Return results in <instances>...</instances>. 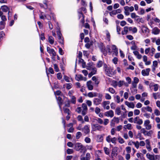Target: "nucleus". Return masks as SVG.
<instances>
[{
  "label": "nucleus",
  "instance_id": "26",
  "mask_svg": "<svg viewBox=\"0 0 160 160\" xmlns=\"http://www.w3.org/2000/svg\"><path fill=\"white\" fill-rule=\"evenodd\" d=\"M92 80L94 81L95 82V84L96 85H98L99 83V81L98 79L95 76H93L92 78Z\"/></svg>",
  "mask_w": 160,
  "mask_h": 160
},
{
  "label": "nucleus",
  "instance_id": "30",
  "mask_svg": "<svg viewBox=\"0 0 160 160\" xmlns=\"http://www.w3.org/2000/svg\"><path fill=\"white\" fill-rule=\"evenodd\" d=\"M78 121L81 122L82 123H84V121L83 120L82 117L80 115H78L77 118Z\"/></svg>",
  "mask_w": 160,
  "mask_h": 160
},
{
  "label": "nucleus",
  "instance_id": "35",
  "mask_svg": "<svg viewBox=\"0 0 160 160\" xmlns=\"http://www.w3.org/2000/svg\"><path fill=\"white\" fill-rule=\"evenodd\" d=\"M5 26V22L4 21H1L0 22V29H2L4 28Z\"/></svg>",
  "mask_w": 160,
  "mask_h": 160
},
{
  "label": "nucleus",
  "instance_id": "40",
  "mask_svg": "<svg viewBox=\"0 0 160 160\" xmlns=\"http://www.w3.org/2000/svg\"><path fill=\"white\" fill-rule=\"evenodd\" d=\"M82 134L80 132H78L76 134V138L77 139H78L81 136Z\"/></svg>",
  "mask_w": 160,
  "mask_h": 160
},
{
  "label": "nucleus",
  "instance_id": "38",
  "mask_svg": "<svg viewBox=\"0 0 160 160\" xmlns=\"http://www.w3.org/2000/svg\"><path fill=\"white\" fill-rule=\"evenodd\" d=\"M95 130L101 131L102 129V128L103 127L102 126H100L99 125H95Z\"/></svg>",
  "mask_w": 160,
  "mask_h": 160
},
{
  "label": "nucleus",
  "instance_id": "22",
  "mask_svg": "<svg viewBox=\"0 0 160 160\" xmlns=\"http://www.w3.org/2000/svg\"><path fill=\"white\" fill-rule=\"evenodd\" d=\"M160 30L157 28H155L152 31V32L154 34H158L160 32Z\"/></svg>",
  "mask_w": 160,
  "mask_h": 160
},
{
  "label": "nucleus",
  "instance_id": "10",
  "mask_svg": "<svg viewBox=\"0 0 160 160\" xmlns=\"http://www.w3.org/2000/svg\"><path fill=\"white\" fill-rule=\"evenodd\" d=\"M110 103V102L109 101H104L102 102V106L104 109L108 110L110 108V107L109 106Z\"/></svg>",
  "mask_w": 160,
  "mask_h": 160
},
{
  "label": "nucleus",
  "instance_id": "33",
  "mask_svg": "<svg viewBox=\"0 0 160 160\" xmlns=\"http://www.w3.org/2000/svg\"><path fill=\"white\" fill-rule=\"evenodd\" d=\"M118 142L121 144H122L125 142L124 139L121 137H118Z\"/></svg>",
  "mask_w": 160,
  "mask_h": 160
},
{
  "label": "nucleus",
  "instance_id": "63",
  "mask_svg": "<svg viewBox=\"0 0 160 160\" xmlns=\"http://www.w3.org/2000/svg\"><path fill=\"white\" fill-rule=\"evenodd\" d=\"M111 136L110 135L108 136L106 138V140L109 143L111 142Z\"/></svg>",
  "mask_w": 160,
  "mask_h": 160
},
{
  "label": "nucleus",
  "instance_id": "1",
  "mask_svg": "<svg viewBox=\"0 0 160 160\" xmlns=\"http://www.w3.org/2000/svg\"><path fill=\"white\" fill-rule=\"evenodd\" d=\"M103 69L106 74L109 77H111L114 74L113 69L110 67H108L106 64H103Z\"/></svg>",
  "mask_w": 160,
  "mask_h": 160
},
{
  "label": "nucleus",
  "instance_id": "9",
  "mask_svg": "<svg viewBox=\"0 0 160 160\" xmlns=\"http://www.w3.org/2000/svg\"><path fill=\"white\" fill-rule=\"evenodd\" d=\"M86 85L89 90H92L93 89V84L91 81L90 80L88 81Z\"/></svg>",
  "mask_w": 160,
  "mask_h": 160
},
{
  "label": "nucleus",
  "instance_id": "54",
  "mask_svg": "<svg viewBox=\"0 0 160 160\" xmlns=\"http://www.w3.org/2000/svg\"><path fill=\"white\" fill-rule=\"evenodd\" d=\"M92 44V43L91 42H90V43L88 42L85 44V46L87 48L89 49Z\"/></svg>",
  "mask_w": 160,
  "mask_h": 160
},
{
  "label": "nucleus",
  "instance_id": "21",
  "mask_svg": "<svg viewBox=\"0 0 160 160\" xmlns=\"http://www.w3.org/2000/svg\"><path fill=\"white\" fill-rule=\"evenodd\" d=\"M2 11L5 12H6L9 10V8L6 5H3L1 7V9Z\"/></svg>",
  "mask_w": 160,
  "mask_h": 160
},
{
  "label": "nucleus",
  "instance_id": "24",
  "mask_svg": "<svg viewBox=\"0 0 160 160\" xmlns=\"http://www.w3.org/2000/svg\"><path fill=\"white\" fill-rule=\"evenodd\" d=\"M115 114L118 115H119L121 114V110L120 108L117 107L115 110Z\"/></svg>",
  "mask_w": 160,
  "mask_h": 160
},
{
  "label": "nucleus",
  "instance_id": "12",
  "mask_svg": "<svg viewBox=\"0 0 160 160\" xmlns=\"http://www.w3.org/2000/svg\"><path fill=\"white\" fill-rule=\"evenodd\" d=\"M90 126L89 125H86L84 126V128L82 129V131H83L84 133L86 134H88L90 132Z\"/></svg>",
  "mask_w": 160,
  "mask_h": 160
},
{
  "label": "nucleus",
  "instance_id": "27",
  "mask_svg": "<svg viewBox=\"0 0 160 160\" xmlns=\"http://www.w3.org/2000/svg\"><path fill=\"white\" fill-rule=\"evenodd\" d=\"M142 30L143 32L146 33L149 32V30L148 28L144 26H142Z\"/></svg>",
  "mask_w": 160,
  "mask_h": 160
},
{
  "label": "nucleus",
  "instance_id": "5",
  "mask_svg": "<svg viewBox=\"0 0 160 160\" xmlns=\"http://www.w3.org/2000/svg\"><path fill=\"white\" fill-rule=\"evenodd\" d=\"M102 101V97H99V98H95L93 100V104L95 105H98L101 103Z\"/></svg>",
  "mask_w": 160,
  "mask_h": 160
},
{
  "label": "nucleus",
  "instance_id": "42",
  "mask_svg": "<svg viewBox=\"0 0 160 160\" xmlns=\"http://www.w3.org/2000/svg\"><path fill=\"white\" fill-rule=\"evenodd\" d=\"M154 113L156 116H158L160 115V112L158 109H156L154 111Z\"/></svg>",
  "mask_w": 160,
  "mask_h": 160
},
{
  "label": "nucleus",
  "instance_id": "34",
  "mask_svg": "<svg viewBox=\"0 0 160 160\" xmlns=\"http://www.w3.org/2000/svg\"><path fill=\"white\" fill-rule=\"evenodd\" d=\"M71 102L74 104H75L76 102V98L75 97L72 96L71 97Z\"/></svg>",
  "mask_w": 160,
  "mask_h": 160
},
{
  "label": "nucleus",
  "instance_id": "49",
  "mask_svg": "<svg viewBox=\"0 0 160 160\" xmlns=\"http://www.w3.org/2000/svg\"><path fill=\"white\" fill-rule=\"evenodd\" d=\"M140 111L138 109H135L134 111V113L135 115H138L139 114Z\"/></svg>",
  "mask_w": 160,
  "mask_h": 160
},
{
  "label": "nucleus",
  "instance_id": "14",
  "mask_svg": "<svg viewBox=\"0 0 160 160\" xmlns=\"http://www.w3.org/2000/svg\"><path fill=\"white\" fill-rule=\"evenodd\" d=\"M104 115L107 117L112 118L114 116V112L112 110H110L108 111L105 112Z\"/></svg>",
  "mask_w": 160,
  "mask_h": 160
},
{
  "label": "nucleus",
  "instance_id": "44",
  "mask_svg": "<svg viewBox=\"0 0 160 160\" xmlns=\"http://www.w3.org/2000/svg\"><path fill=\"white\" fill-rule=\"evenodd\" d=\"M154 98L155 99H156L157 98V97H159L160 96L159 94L157 93H153L152 94Z\"/></svg>",
  "mask_w": 160,
  "mask_h": 160
},
{
  "label": "nucleus",
  "instance_id": "50",
  "mask_svg": "<svg viewBox=\"0 0 160 160\" xmlns=\"http://www.w3.org/2000/svg\"><path fill=\"white\" fill-rule=\"evenodd\" d=\"M145 109L148 112H152V108L149 106H147L146 107H145Z\"/></svg>",
  "mask_w": 160,
  "mask_h": 160
},
{
  "label": "nucleus",
  "instance_id": "60",
  "mask_svg": "<svg viewBox=\"0 0 160 160\" xmlns=\"http://www.w3.org/2000/svg\"><path fill=\"white\" fill-rule=\"evenodd\" d=\"M135 147L137 149H138L139 148V143L138 141H136V142H134V144Z\"/></svg>",
  "mask_w": 160,
  "mask_h": 160
},
{
  "label": "nucleus",
  "instance_id": "61",
  "mask_svg": "<svg viewBox=\"0 0 160 160\" xmlns=\"http://www.w3.org/2000/svg\"><path fill=\"white\" fill-rule=\"evenodd\" d=\"M133 81L132 82H134V83H138L139 81L138 78L137 77H134L133 79Z\"/></svg>",
  "mask_w": 160,
  "mask_h": 160
},
{
  "label": "nucleus",
  "instance_id": "16",
  "mask_svg": "<svg viewBox=\"0 0 160 160\" xmlns=\"http://www.w3.org/2000/svg\"><path fill=\"white\" fill-rule=\"evenodd\" d=\"M112 48L113 52L112 54L113 55L117 56L118 54V49L117 48L116 46L114 45H112Z\"/></svg>",
  "mask_w": 160,
  "mask_h": 160
},
{
  "label": "nucleus",
  "instance_id": "57",
  "mask_svg": "<svg viewBox=\"0 0 160 160\" xmlns=\"http://www.w3.org/2000/svg\"><path fill=\"white\" fill-rule=\"evenodd\" d=\"M130 89L131 91L134 94L137 93V90L136 88H131Z\"/></svg>",
  "mask_w": 160,
  "mask_h": 160
},
{
  "label": "nucleus",
  "instance_id": "45",
  "mask_svg": "<svg viewBox=\"0 0 160 160\" xmlns=\"http://www.w3.org/2000/svg\"><path fill=\"white\" fill-rule=\"evenodd\" d=\"M105 98L107 100H110L111 98V96L108 93L105 94Z\"/></svg>",
  "mask_w": 160,
  "mask_h": 160
},
{
  "label": "nucleus",
  "instance_id": "52",
  "mask_svg": "<svg viewBox=\"0 0 160 160\" xmlns=\"http://www.w3.org/2000/svg\"><path fill=\"white\" fill-rule=\"evenodd\" d=\"M63 109L65 113H67L68 115L69 114L70 111L68 109L64 107L63 108Z\"/></svg>",
  "mask_w": 160,
  "mask_h": 160
},
{
  "label": "nucleus",
  "instance_id": "8",
  "mask_svg": "<svg viewBox=\"0 0 160 160\" xmlns=\"http://www.w3.org/2000/svg\"><path fill=\"white\" fill-rule=\"evenodd\" d=\"M47 51L50 54L52 55L53 57L56 56V53L53 49H51L49 47H48L47 48Z\"/></svg>",
  "mask_w": 160,
  "mask_h": 160
},
{
  "label": "nucleus",
  "instance_id": "53",
  "mask_svg": "<svg viewBox=\"0 0 160 160\" xmlns=\"http://www.w3.org/2000/svg\"><path fill=\"white\" fill-rule=\"evenodd\" d=\"M85 158L86 160H89L90 159L91 155L89 153H86Z\"/></svg>",
  "mask_w": 160,
  "mask_h": 160
},
{
  "label": "nucleus",
  "instance_id": "64",
  "mask_svg": "<svg viewBox=\"0 0 160 160\" xmlns=\"http://www.w3.org/2000/svg\"><path fill=\"white\" fill-rule=\"evenodd\" d=\"M57 77L58 79H61L62 77V75L60 73H58L57 74Z\"/></svg>",
  "mask_w": 160,
  "mask_h": 160
},
{
  "label": "nucleus",
  "instance_id": "37",
  "mask_svg": "<svg viewBox=\"0 0 160 160\" xmlns=\"http://www.w3.org/2000/svg\"><path fill=\"white\" fill-rule=\"evenodd\" d=\"M124 81H120L119 82H118V86L119 87H120L124 84Z\"/></svg>",
  "mask_w": 160,
  "mask_h": 160
},
{
  "label": "nucleus",
  "instance_id": "3",
  "mask_svg": "<svg viewBox=\"0 0 160 160\" xmlns=\"http://www.w3.org/2000/svg\"><path fill=\"white\" fill-rule=\"evenodd\" d=\"M150 121L149 120H146L144 122V125L147 130H149L152 128V126L150 124Z\"/></svg>",
  "mask_w": 160,
  "mask_h": 160
},
{
  "label": "nucleus",
  "instance_id": "18",
  "mask_svg": "<svg viewBox=\"0 0 160 160\" xmlns=\"http://www.w3.org/2000/svg\"><path fill=\"white\" fill-rule=\"evenodd\" d=\"M126 105L129 108H134L135 105L133 102H129L128 101H126L125 103Z\"/></svg>",
  "mask_w": 160,
  "mask_h": 160
},
{
  "label": "nucleus",
  "instance_id": "39",
  "mask_svg": "<svg viewBox=\"0 0 160 160\" xmlns=\"http://www.w3.org/2000/svg\"><path fill=\"white\" fill-rule=\"evenodd\" d=\"M103 64V62L102 61H99L98 62L97 64V67L98 68H99L102 66Z\"/></svg>",
  "mask_w": 160,
  "mask_h": 160
},
{
  "label": "nucleus",
  "instance_id": "55",
  "mask_svg": "<svg viewBox=\"0 0 160 160\" xmlns=\"http://www.w3.org/2000/svg\"><path fill=\"white\" fill-rule=\"evenodd\" d=\"M106 49L107 51L108 52V53H109V54H110L112 53V51H111L110 48V46L109 45H108L107 46Z\"/></svg>",
  "mask_w": 160,
  "mask_h": 160
},
{
  "label": "nucleus",
  "instance_id": "19",
  "mask_svg": "<svg viewBox=\"0 0 160 160\" xmlns=\"http://www.w3.org/2000/svg\"><path fill=\"white\" fill-rule=\"evenodd\" d=\"M125 11H128L132 12L134 10V7L132 6L129 7L128 6H125L124 7Z\"/></svg>",
  "mask_w": 160,
  "mask_h": 160
},
{
  "label": "nucleus",
  "instance_id": "23",
  "mask_svg": "<svg viewBox=\"0 0 160 160\" xmlns=\"http://www.w3.org/2000/svg\"><path fill=\"white\" fill-rule=\"evenodd\" d=\"M128 27L125 26L124 28L123 31H122V34L123 35L127 34L128 33Z\"/></svg>",
  "mask_w": 160,
  "mask_h": 160
},
{
  "label": "nucleus",
  "instance_id": "25",
  "mask_svg": "<svg viewBox=\"0 0 160 160\" xmlns=\"http://www.w3.org/2000/svg\"><path fill=\"white\" fill-rule=\"evenodd\" d=\"M57 100L58 101V103L59 105V107L60 109H61V105L62 104L63 100L62 98L60 97H58L57 99Z\"/></svg>",
  "mask_w": 160,
  "mask_h": 160
},
{
  "label": "nucleus",
  "instance_id": "28",
  "mask_svg": "<svg viewBox=\"0 0 160 160\" xmlns=\"http://www.w3.org/2000/svg\"><path fill=\"white\" fill-rule=\"evenodd\" d=\"M49 42L51 44H52L54 42V39L53 37L52 36H50L48 38Z\"/></svg>",
  "mask_w": 160,
  "mask_h": 160
},
{
  "label": "nucleus",
  "instance_id": "4",
  "mask_svg": "<svg viewBox=\"0 0 160 160\" xmlns=\"http://www.w3.org/2000/svg\"><path fill=\"white\" fill-rule=\"evenodd\" d=\"M133 122L139 125H141L143 123V121L139 117L137 116L134 118Z\"/></svg>",
  "mask_w": 160,
  "mask_h": 160
},
{
  "label": "nucleus",
  "instance_id": "56",
  "mask_svg": "<svg viewBox=\"0 0 160 160\" xmlns=\"http://www.w3.org/2000/svg\"><path fill=\"white\" fill-rule=\"evenodd\" d=\"M117 17L119 19H122L124 18V16L122 14H120L117 15Z\"/></svg>",
  "mask_w": 160,
  "mask_h": 160
},
{
  "label": "nucleus",
  "instance_id": "17",
  "mask_svg": "<svg viewBox=\"0 0 160 160\" xmlns=\"http://www.w3.org/2000/svg\"><path fill=\"white\" fill-rule=\"evenodd\" d=\"M147 158L149 160H155V155L148 153L146 154Z\"/></svg>",
  "mask_w": 160,
  "mask_h": 160
},
{
  "label": "nucleus",
  "instance_id": "20",
  "mask_svg": "<svg viewBox=\"0 0 160 160\" xmlns=\"http://www.w3.org/2000/svg\"><path fill=\"white\" fill-rule=\"evenodd\" d=\"M88 96L90 98L97 97V93L96 92H89L88 93Z\"/></svg>",
  "mask_w": 160,
  "mask_h": 160
},
{
  "label": "nucleus",
  "instance_id": "7",
  "mask_svg": "<svg viewBox=\"0 0 160 160\" xmlns=\"http://www.w3.org/2000/svg\"><path fill=\"white\" fill-rule=\"evenodd\" d=\"M75 78L76 80L78 81L81 80L86 81L87 80V78L83 77V76L81 74L76 75Z\"/></svg>",
  "mask_w": 160,
  "mask_h": 160
},
{
  "label": "nucleus",
  "instance_id": "48",
  "mask_svg": "<svg viewBox=\"0 0 160 160\" xmlns=\"http://www.w3.org/2000/svg\"><path fill=\"white\" fill-rule=\"evenodd\" d=\"M112 85L114 88H116L118 86V82L117 81L113 80L112 82Z\"/></svg>",
  "mask_w": 160,
  "mask_h": 160
},
{
  "label": "nucleus",
  "instance_id": "43",
  "mask_svg": "<svg viewBox=\"0 0 160 160\" xmlns=\"http://www.w3.org/2000/svg\"><path fill=\"white\" fill-rule=\"evenodd\" d=\"M97 137L99 142H101L103 140V137L101 135H98Z\"/></svg>",
  "mask_w": 160,
  "mask_h": 160
},
{
  "label": "nucleus",
  "instance_id": "41",
  "mask_svg": "<svg viewBox=\"0 0 160 160\" xmlns=\"http://www.w3.org/2000/svg\"><path fill=\"white\" fill-rule=\"evenodd\" d=\"M91 72L92 73V74L94 75L96 74L97 71V69L96 68H92L91 69Z\"/></svg>",
  "mask_w": 160,
  "mask_h": 160
},
{
  "label": "nucleus",
  "instance_id": "58",
  "mask_svg": "<svg viewBox=\"0 0 160 160\" xmlns=\"http://www.w3.org/2000/svg\"><path fill=\"white\" fill-rule=\"evenodd\" d=\"M126 150L127 152L129 153L131 152V148L130 147H127L126 148Z\"/></svg>",
  "mask_w": 160,
  "mask_h": 160
},
{
  "label": "nucleus",
  "instance_id": "29",
  "mask_svg": "<svg viewBox=\"0 0 160 160\" xmlns=\"http://www.w3.org/2000/svg\"><path fill=\"white\" fill-rule=\"evenodd\" d=\"M124 128L125 129H127L128 130H131L132 128V125L131 124L128 123L126 125H125L124 126Z\"/></svg>",
  "mask_w": 160,
  "mask_h": 160
},
{
  "label": "nucleus",
  "instance_id": "13",
  "mask_svg": "<svg viewBox=\"0 0 160 160\" xmlns=\"http://www.w3.org/2000/svg\"><path fill=\"white\" fill-rule=\"evenodd\" d=\"M150 71V69L148 68L142 70L141 73L143 76H147L149 75Z\"/></svg>",
  "mask_w": 160,
  "mask_h": 160
},
{
  "label": "nucleus",
  "instance_id": "51",
  "mask_svg": "<svg viewBox=\"0 0 160 160\" xmlns=\"http://www.w3.org/2000/svg\"><path fill=\"white\" fill-rule=\"evenodd\" d=\"M63 78L65 80V81L67 82H70V81L69 80V77H68L66 75H64L63 76Z\"/></svg>",
  "mask_w": 160,
  "mask_h": 160
},
{
  "label": "nucleus",
  "instance_id": "36",
  "mask_svg": "<svg viewBox=\"0 0 160 160\" xmlns=\"http://www.w3.org/2000/svg\"><path fill=\"white\" fill-rule=\"evenodd\" d=\"M108 91L112 94H114L115 92V90L112 88H109L108 89Z\"/></svg>",
  "mask_w": 160,
  "mask_h": 160
},
{
  "label": "nucleus",
  "instance_id": "46",
  "mask_svg": "<svg viewBox=\"0 0 160 160\" xmlns=\"http://www.w3.org/2000/svg\"><path fill=\"white\" fill-rule=\"evenodd\" d=\"M58 37V40H59V42L60 43L62 44H63V38L62 36H61L60 37Z\"/></svg>",
  "mask_w": 160,
  "mask_h": 160
},
{
  "label": "nucleus",
  "instance_id": "47",
  "mask_svg": "<svg viewBox=\"0 0 160 160\" xmlns=\"http://www.w3.org/2000/svg\"><path fill=\"white\" fill-rule=\"evenodd\" d=\"M104 150L105 153L107 155H109V149L108 148L104 147Z\"/></svg>",
  "mask_w": 160,
  "mask_h": 160
},
{
  "label": "nucleus",
  "instance_id": "59",
  "mask_svg": "<svg viewBox=\"0 0 160 160\" xmlns=\"http://www.w3.org/2000/svg\"><path fill=\"white\" fill-rule=\"evenodd\" d=\"M73 152V150L71 149L68 148L67 150V153L69 154L72 153Z\"/></svg>",
  "mask_w": 160,
  "mask_h": 160
},
{
  "label": "nucleus",
  "instance_id": "11",
  "mask_svg": "<svg viewBox=\"0 0 160 160\" xmlns=\"http://www.w3.org/2000/svg\"><path fill=\"white\" fill-rule=\"evenodd\" d=\"M74 148L77 151L82 149L83 148V145L80 143H77L74 144Z\"/></svg>",
  "mask_w": 160,
  "mask_h": 160
},
{
  "label": "nucleus",
  "instance_id": "31",
  "mask_svg": "<svg viewBox=\"0 0 160 160\" xmlns=\"http://www.w3.org/2000/svg\"><path fill=\"white\" fill-rule=\"evenodd\" d=\"M150 87L153 86L154 87V91H157L158 89L159 85L158 84H154L153 86L150 85Z\"/></svg>",
  "mask_w": 160,
  "mask_h": 160
},
{
  "label": "nucleus",
  "instance_id": "62",
  "mask_svg": "<svg viewBox=\"0 0 160 160\" xmlns=\"http://www.w3.org/2000/svg\"><path fill=\"white\" fill-rule=\"evenodd\" d=\"M101 111L100 109L98 107L96 108L95 111L96 113L98 114Z\"/></svg>",
  "mask_w": 160,
  "mask_h": 160
},
{
  "label": "nucleus",
  "instance_id": "6",
  "mask_svg": "<svg viewBox=\"0 0 160 160\" xmlns=\"http://www.w3.org/2000/svg\"><path fill=\"white\" fill-rule=\"evenodd\" d=\"M81 107L82 110V114L83 115H85L86 114L88 109L87 105L85 103H83Z\"/></svg>",
  "mask_w": 160,
  "mask_h": 160
},
{
  "label": "nucleus",
  "instance_id": "2",
  "mask_svg": "<svg viewBox=\"0 0 160 160\" xmlns=\"http://www.w3.org/2000/svg\"><path fill=\"white\" fill-rule=\"evenodd\" d=\"M141 132L143 133L145 136H151L153 133V132L152 130L149 131H146L144 128H142L141 130Z\"/></svg>",
  "mask_w": 160,
  "mask_h": 160
},
{
  "label": "nucleus",
  "instance_id": "32",
  "mask_svg": "<svg viewBox=\"0 0 160 160\" xmlns=\"http://www.w3.org/2000/svg\"><path fill=\"white\" fill-rule=\"evenodd\" d=\"M79 62H80L82 63V66L83 68H85V62H84V60L81 58H79Z\"/></svg>",
  "mask_w": 160,
  "mask_h": 160
},
{
  "label": "nucleus",
  "instance_id": "15",
  "mask_svg": "<svg viewBox=\"0 0 160 160\" xmlns=\"http://www.w3.org/2000/svg\"><path fill=\"white\" fill-rule=\"evenodd\" d=\"M119 122V119L118 118L114 117L111 122V125L114 126L115 124V122L118 123Z\"/></svg>",
  "mask_w": 160,
  "mask_h": 160
}]
</instances>
